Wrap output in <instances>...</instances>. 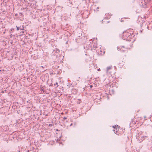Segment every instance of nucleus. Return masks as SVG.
<instances>
[{
    "label": "nucleus",
    "mask_w": 152,
    "mask_h": 152,
    "mask_svg": "<svg viewBox=\"0 0 152 152\" xmlns=\"http://www.w3.org/2000/svg\"><path fill=\"white\" fill-rule=\"evenodd\" d=\"M72 123L71 124H70V126H72Z\"/></svg>",
    "instance_id": "10"
},
{
    "label": "nucleus",
    "mask_w": 152,
    "mask_h": 152,
    "mask_svg": "<svg viewBox=\"0 0 152 152\" xmlns=\"http://www.w3.org/2000/svg\"><path fill=\"white\" fill-rule=\"evenodd\" d=\"M112 67V66H109L107 67V69L106 70V72L107 73H108L109 71L111 69Z\"/></svg>",
    "instance_id": "4"
},
{
    "label": "nucleus",
    "mask_w": 152,
    "mask_h": 152,
    "mask_svg": "<svg viewBox=\"0 0 152 152\" xmlns=\"http://www.w3.org/2000/svg\"><path fill=\"white\" fill-rule=\"evenodd\" d=\"M76 124V123H75L74 124V126H75Z\"/></svg>",
    "instance_id": "13"
},
{
    "label": "nucleus",
    "mask_w": 152,
    "mask_h": 152,
    "mask_svg": "<svg viewBox=\"0 0 152 152\" xmlns=\"http://www.w3.org/2000/svg\"><path fill=\"white\" fill-rule=\"evenodd\" d=\"M144 118H146V116H145L144 117Z\"/></svg>",
    "instance_id": "14"
},
{
    "label": "nucleus",
    "mask_w": 152,
    "mask_h": 152,
    "mask_svg": "<svg viewBox=\"0 0 152 152\" xmlns=\"http://www.w3.org/2000/svg\"><path fill=\"white\" fill-rule=\"evenodd\" d=\"M16 28H17V30H18L19 29H20V28L18 27L17 26H16Z\"/></svg>",
    "instance_id": "6"
},
{
    "label": "nucleus",
    "mask_w": 152,
    "mask_h": 152,
    "mask_svg": "<svg viewBox=\"0 0 152 152\" xmlns=\"http://www.w3.org/2000/svg\"><path fill=\"white\" fill-rule=\"evenodd\" d=\"M147 0V1L148 2H149L151 1V0Z\"/></svg>",
    "instance_id": "8"
},
{
    "label": "nucleus",
    "mask_w": 152,
    "mask_h": 152,
    "mask_svg": "<svg viewBox=\"0 0 152 152\" xmlns=\"http://www.w3.org/2000/svg\"><path fill=\"white\" fill-rule=\"evenodd\" d=\"M113 127L115 128V127L114 126H113Z\"/></svg>",
    "instance_id": "15"
},
{
    "label": "nucleus",
    "mask_w": 152,
    "mask_h": 152,
    "mask_svg": "<svg viewBox=\"0 0 152 152\" xmlns=\"http://www.w3.org/2000/svg\"><path fill=\"white\" fill-rule=\"evenodd\" d=\"M41 67H42V68H43V66H42Z\"/></svg>",
    "instance_id": "17"
},
{
    "label": "nucleus",
    "mask_w": 152,
    "mask_h": 152,
    "mask_svg": "<svg viewBox=\"0 0 152 152\" xmlns=\"http://www.w3.org/2000/svg\"><path fill=\"white\" fill-rule=\"evenodd\" d=\"M129 49L127 46H118L117 47V50L118 51H121L123 52L127 53L128 52V50Z\"/></svg>",
    "instance_id": "1"
},
{
    "label": "nucleus",
    "mask_w": 152,
    "mask_h": 152,
    "mask_svg": "<svg viewBox=\"0 0 152 152\" xmlns=\"http://www.w3.org/2000/svg\"><path fill=\"white\" fill-rule=\"evenodd\" d=\"M59 52H60L59 50L57 49V48H55L53 51V54L54 55H56L57 56V55L56 54H55V53H58Z\"/></svg>",
    "instance_id": "3"
},
{
    "label": "nucleus",
    "mask_w": 152,
    "mask_h": 152,
    "mask_svg": "<svg viewBox=\"0 0 152 152\" xmlns=\"http://www.w3.org/2000/svg\"><path fill=\"white\" fill-rule=\"evenodd\" d=\"M23 29H21V28H20V30H23Z\"/></svg>",
    "instance_id": "16"
},
{
    "label": "nucleus",
    "mask_w": 152,
    "mask_h": 152,
    "mask_svg": "<svg viewBox=\"0 0 152 152\" xmlns=\"http://www.w3.org/2000/svg\"><path fill=\"white\" fill-rule=\"evenodd\" d=\"M92 86H92V85H91V86H90V88H92Z\"/></svg>",
    "instance_id": "11"
},
{
    "label": "nucleus",
    "mask_w": 152,
    "mask_h": 152,
    "mask_svg": "<svg viewBox=\"0 0 152 152\" xmlns=\"http://www.w3.org/2000/svg\"><path fill=\"white\" fill-rule=\"evenodd\" d=\"M49 126H52V124H49Z\"/></svg>",
    "instance_id": "12"
},
{
    "label": "nucleus",
    "mask_w": 152,
    "mask_h": 152,
    "mask_svg": "<svg viewBox=\"0 0 152 152\" xmlns=\"http://www.w3.org/2000/svg\"><path fill=\"white\" fill-rule=\"evenodd\" d=\"M56 85H57L56 87H58V83H57V82H56V84H54V85L55 86Z\"/></svg>",
    "instance_id": "5"
},
{
    "label": "nucleus",
    "mask_w": 152,
    "mask_h": 152,
    "mask_svg": "<svg viewBox=\"0 0 152 152\" xmlns=\"http://www.w3.org/2000/svg\"><path fill=\"white\" fill-rule=\"evenodd\" d=\"M19 15H22V13H19Z\"/></svg>",
    "instance_id": "9"
},
{
    "label": "nucleus",
    "mask_w": 152,
    "mask_h": 152,
    "mask_svg": "<svg viewBox=\"0 0 152 152\" xmlns=\"http://www.w3.org/2000/svg\"><path fill=\"white\" fill-rule=\"evenodd\" d=\"M127 32V31H124L123 32V33L124 34L125 33H126V35H127V36H129V34H130V33H129L128 32ZM124 36H126V35H123L122 36V38L124 39V40H126L127 39V38L125 37H124Z\"/></svg>",
    "instance_id": "2"
},
{
    "label": "nucleus",
    "mask_w": 152,
    "mask_h": 152,
    "mask_svg": "<svg viewBox=\"0 0 152 152\" xmlns=\"http://www.w3.org/2000/svg\"><path fill=\"white\" fill-rule=\"evenodd\" d=\"M67 119V118L66 117H64L63 118V119L64 120H65Z\"/></svg>",
    "instance_id": "7"
}]
</instances>
